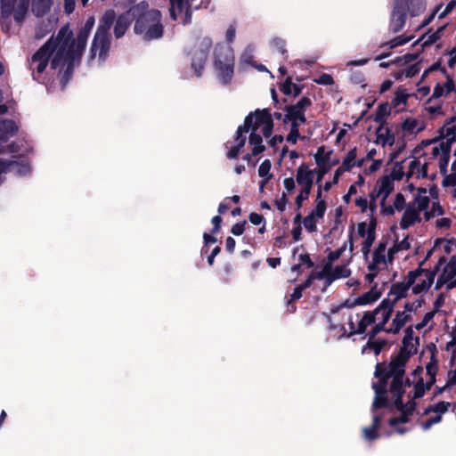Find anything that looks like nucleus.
I'll use <instances>...</instances> for the list:
<instances>
[{
  "mask_svg": "<svg viewBox=\"0 0 456 456\" xmlns=\"http://www.w3.org/2000/svg\"><path fill=\"white\" fill-rule=\"evenodd\" d=\"M395 190L394 179L389 176L381 177L370 192V198L379 200L380 213L385 216H393L395 212L401 213L398 224L402 230H409L422 221L442 216L444 209L437 200H432L427 194L426 188H419L414 199L407 201L403 192H397L392 204H387V200Z\"/></svg>",
  "mask_w": 456,
  "mask_h": 456,
  "instance_id": "f257e3e1",
  "label": "nucleus"
},
{
  "mask_svg": "<svg viewBox=\"0 0 456 456\" xmlns=\"http://www.w3.org/2000/svg\"><path fill=\"white\" fill-rule=\"evenodd\" d=\"M94 18L89 17L76 40H71V31L69 27H62L55 37H52L31 57L29 67L33 76L39 80L48 64L52 69L71 70L77 61L81 58L88 37L94 26Z\"/></svg>",
  "mask_w": 456,
  "mask_h": 456,
  "instance_id": "f03ea898",
  "label": "nucleus"
},
{
  "mask_svg": "<svg viewBox=\"0 0 456 456\" xmlns=\"http://www.w3.org/2000/svg\"><path fill=\"white\" fill-rule=\"evenodd\" d=\"M438 355L439 353L435 345L427 346L421 354V362L426 371L424 372L422 366H418L412 371L411 379H407L405 382L403 381L399 398L396 395H389L394 400L395 406L400 411L401 416L389 420V426L394 431L390 432L388 436L394 432L402 435L406 431L399 425L408 421V415L415 409V400L421 398L436 382L439 370Z\"/></svg>",
  "mask_w": 456,
  "mask_h": 456,
  "instance_id": "7ed1b4c3",
  "label": "nucleus"
},
{
  "mask_svg": "<svg viewBox=\"0 0 456 456\" xmlns=\"http://www.w3.org/2000/svg\"><path fill=\"white\" fill-rule=\"evenodd\" d=\"M419 345V336L415 334L413 327L409 326L404 330L398 354L393 357L387 365L377 364L375 371V376L379 379L377 383L383 384L384 387L389 388V395H396L399 398L406 364L410 358L417 354Z\"/></svg>",
  "mask_w": 456,
  "mask_h": 456,
  "instance_id": "20e7f679",
  "label": "nucleus"
},
{
  "mask_svg": "<svg viewBox=\"0 0 456 456\" xmlns=\"http://www.w3.org/2000/svg\"><path fill=\"white\" fill-rule=\"evenodd\" d=\"M391 317V306L382 307L380 305L373 311L363 312L350 315L348 317V325L350 328L349 334H346L344 327H338L339 331L338 338H341L344 337H349L352 334H362L367 330L369 327L371 328V337L373 338L379 331H384V324L390 320ZM335 330L338 329L337 326H331Z\"/></svg>",
  "mask_w": 456,
  "mask_h": 456,
  "instance_id": "39448f33",
  "label": "nucleus"
},
{
  "mask_svg": "<svg viewBox=\"0 0 456 456\" xmlns=\"http://www.w3.org/2000/svg\"><path fill=\"white\" fill-rule=\"evenodd\" d=\"M452 142H456V126L446 129V139L423 140L420 146L428 156L430 163L437 167L444 175H448V165L451 159Z\"/></svg>",
  "mask_w": 456,
  "mask_h": 456,
  "instance_id": "423d86ee",
  "label": "nucleus"
},
{
  "mask_svg": "<svg viewBox=\"0 0 456 456\" xmlns=\"http://www.w3.org/2000/svg\"><path fill=\"white\" fill-rule=\"evenodd\" d=\"M115 18L116 13L114 10H107L102 15L91 45V60L98 57L99 61H103L106 59L110 49L109 30Z\"/></svg>",
  "mask_w": 456,
  "mask_h": 456,
  "instance_id": "0eeeda50",
  "label": "nucleus"
},
{
  "mask_svg": "<svg viewBox=\"0 0 456 456\" xmlns=\"http://www.w3.org/2000/svg\"><path fill=\"white\" fill-rule=\"evenodd\" d=\"M134 32L147 41L160 38L164 32L161 12L151 9L142 13L135 21Z\"/></svg>",
  "mask_w": 456,
  "mask_h": 456,
  "instance_id": "6e6552de",
  "label": "nucleus"
},
{
  "mask_svg": "<svg viewBox=\"0 0 456 456\" xmlns=\"http://www.w3.org/2000/svg\"><path fill=\"white\" fill-rule=\"evenodd\" d=\"M436 172L426 156L420 144L417 146L412 153V157L408 165L406 172L407 180L410 178L423 179L428 177H435Z\"/></svg>",
  "mask_w": 456,
  "mask_h": 456,
  "instance_id": "1a4fd4ad",
  "label": "nucleus"
},
{
  "mask_svg": "<svg viewBox=\"0 0 456 456\" xmlns=\"http://www.w3.org/2000/svg\"><path fill=\"white\" fill-rule=\"evenodd\" d=\"M214 66L218 77L226 83L233 74L234 54L228 45H216L214 50Z\"/></svg>",
  "mask_w": 456,
  "mask_h": 456,
  "instance_id": "9d476101",
  "label": "nucleus"
},
{
  "mask_svg": "<svg viewBox=\"0 0 456 456\" xmlns=\"http://www.w3.org/2000/svg\"><path fill=\"white\" fill-rule=\"evenodd\" d=\"M404 278L411 289V293L419 296V298H421L434 283L436 273L429 269L418 267L408 272Z\"/></svg>",
  "mask_w": 456,
  "mask_h": 456,
  "instance_id": "9b49d317",
  "label": "nucleus"
},
{
  "mask_svg": "<svg viewBox=\"0 0 456 456\" xmlns=\"http://www.w3.org/2000/svg\"><path fill=\"white\" fill-rule=\"evenodd\" d=\"M372 387L375 391V398L372 403V413L373 421L370 428H365L362 429L363 437L366 440L371 441L379 437L378 427L380 422V418L377 411L385 407L387 404L386 394H389V388L383 386V384H378L374 382Z\"/></svg>",
  "mask_w": 456,
  "mask_h": 456,
  "instance_id": "f8f14e48",
  "label": "nucleus"
},
{
  "mask_svg": "<svg viewBox=\"0 0 456 456\" xmlns=\"http://www.w3.org/2000/svg\"><path fill=\"white\" fill-rule=\"evenodd\" d=\"M31 0H1L0 19L21 24L28 15Z\"/></svg>",
  "mask_w": 456,
  "mask_h": 456,
  "instance_id": "ddd939ff",
  "label": "nucleus"
},
{
  "mask_svg": "<svg viewBox=\"0 0 456 456\" xmlns=\"http://www.w3.org/2000/svg\"><path fill=\"white\" fill-rule=\"evenodd\" d=\"M246 131L261 132L266 138L273 133V121L270 111L266 109L257 110L254 113L248 114L242 126Z\"/></svg>",
  "mask_w": 456,
  "mask_h": 456,
  "instance_id": "4468645a",
  "label": "nucleus"
},
{
  "mask_svg": "<svg viewBox=\"0 0 456 456\" xmlns=\"http://www.w3.org/2000/svg\"><path fill=\"white\" fill-rule=\"evenodd\" d=\"M296 183L299 191L295 200L298 208H302L304 202L308 200L314 183V172L305 164H301L296 170Z\"/></svg>",
  "mask_w": 456,
  "mask_h": 456,
  "instance_id": "2eb2a0df",
  "label": "nucleus"
},
{
  "mask_svg": "<svg viewBox=\"0 0 456 456\" xmlns=\"http://www.w3.org/2000/svg\"><path fill=\"white\" fill-rule=\"evenodd\" d=\"M424 300L422 298H416L412 301H406L403 305V310L398 311L392 322L384 324V331L387 333H398L401 329L411 320L412 314L416 313L421 307Z\"/></svg>",
  "mask_w": 456,
  "mask_h": 456,
  "instance_id": "dca6fc26",
  "label": "nucleus"
},
{
  "mask_svg": "<svg viewBox=\"0 0 456 456\" xmlns=\"http://www.w3.org/2000/svg\"><path fill=\"white\" fill-rule=\"evenodd\" d=\"M393 260L387 249V242L380 241L372 254L371 260L368 264L366 279L370 282H372L378 273L381 271H385L387 268V265L391 264Z\"/></svg>",
  "mask_w": 456,
  "mask_h": 456,
  "instance_id": "f3484780",
  "label": "nucleus"
},
{
  "mask_svg": "<svg viewBox=\"0 0 456 456\" xmlns=\"http://www.w3.org/2000/svg\"><path fill=\"white\" fill-rule=\"evenodd\" d=\"M333 264H325L321 272H314L317 280H324L325 285L330 286L334 281L347 278L351 275L349 264L345 261L342 265L333 266Z\"/></svg>",
  "mask_w": 456,
  "mask_h": 456,
  "instance_id": "a211bd4d",
  "label": "nucleus"
},
{
  "mask_svg": "<svg viewBox=\"0 0 456 456\" xmlns=\"http://www.w3.org/2000/svg\"><path fill=\"white\" fill-rule=\"evenodd\" d=\"M212 46V41L208 37L201 38L196 47L191 52V68L195 70L197 76H200L201 70L208 60L209 50Z\"/></svg>",
  "mask_w": 456,
  "mask_h": 456,
  "instance_id": "6ab92c4d",
  "label": "nucleus"
},
{
  "mask_svg": "<svg viewBox=\"0 0 456 456\" xmlns=\"http://www.w3.org/2000/svg\"><path fill=\"white\" fill-rule=\"evenodd\" d=\"M451 403L441 401L434 403L425 410L424 414L427 419L420 422L422 430H428L434 424H437L442 420V416L449 411Z\"/></svg>",
  "mask_w": 456,
  "mask_h": 456,
  "instance_id": "aec40b11",
  "label": "nucleus"
},
{
  "mask_svg": "<svg viewBox=\"0 0 456 456\" xmlns=\"http://www.w3.org/2000/svg\"><path fill=\"white\" fill-rule=\"evenodd\" d=\"M410 287L405 278L403 281L394 283L387 295V298L383 300L380 304L382 307L391 306V313L393 312L395 305L401 299L407 297Z\"/></svg>",
  "mask_w": 456,
  "mask_h": 456,
  "instance_id": "412c9836",
  "label": "nucleus"
},
{
  "mask_svg": "<svg viewBox=\"0 0 456 456\" xmlns=\"http://www.w3.org/2000/svg\"><path fill=\"white\" fill-rule=\"evenodd\" d=\"M375 222H370L369 224L362 222L357 225L358 235L363 239L361 251L365 258H367L375 240Z\"/></svg>",
  "mask_w": 456,
  "mask_h": 456,
  "instance_id": "4be33fe9",
  "label": "nucleus"
},
{
  "mask_svg": "<svg viewBox=\"0 0 456 456\" xmlns=\"http://www.w3.org/2000/svg\"><path fill=\"white\" fill-rule=\"evenodd\" d=\"M170 1V16L174 20L180 18L183 24L191 21L190 8L193 0H169Z\"/></svg>",
  "mask_w": 456,
  "mask_h": 456,
  "instance_id": "5701e85b",
  "label": "nucleus"
},
{
  "mask_svg": "<svg viewBox=\"0 0 456 456\" xmlns=\"http://www.w3.org/2000/svg\"><path fill=\"white\" fill-rule=\"evenodd\" d=\"M425 128V121L420 118H407L401 125L403 137L407 140L414 139Z\"/></svg>",
  "mask_w": 456,
  "mask_h": 456,
  "instance_id": "b1692460",
  "label": "nucleus"
},
{
  "mask_svg": "<svg viewBox=\"0 0 456 456\" xmlns=\"http://www.w3.org/2000/svg\"><path fill=\"white\" fill-rule=\"evenodd\" d=\"M311 105V100L307 97L301 98L295 105L287 108L286 118L294 123H305V112Z\"/></svg>",
  "mask_w": 456,
  "mask_h": 456,
  "instance_id": "393cba45",
  "label": "nucleus"
},
{
  "mask_svg": "<svg viewBox=\"0 0 456 456\" xmlns=\"http://www.w3.org/2000/svg\"><path fill=\"white\" fill-rule=\"evenodd\" d=\"M445 286L447 289L456 288V260L451 261L444 266L436 281V287Z\"/></svg>",
  "mask_w": 456,
  "mask_h": 456,
  "instance_id": "a878e982",
  "label": "nucleus"
},
{
  "mask_svg": "<svg viewBox=\"0 0 456 456\" xmlns=\"http://www.w3.org/2000/svg\"><path fill=\"white\" fill-rule=\"evenodd\" d=\"M406 7H408V0H395L390 24L394 32L399 31L404 25Z\"/></svg>",
  "mask_w": 456,
  "mask_h": 456,
  "instance_id": "bb28decb",
  "label": "nucleus"
},
{
  "mask_svg": "<svg viewBox=\"0 0 456 456\" xmlns=\"http://www.w3.org/2000/svg\"><path fill=\"white\" fill-rule=\"evenodd\" d=\"M346 250H348V254L345 261H347V264H350L354 256V241L352 234L348 236L347 240L345 241L339 248L328 253L325 264H333L335 261L342 257Z\"/></svg>",
  "mask_w": 456,
  "mask_h": 456,
  "instance_id": "cd10ccee",
  "label": "nucleus"
},
{
  "mask_svg": "<svg viewBox=\"0 0 456 456\" xmlns=\"http://www.w3.org/2000/svg\"><path fill=\"white\" fill-rule=\"evenodd\" d=\"M376 200H373L371 198L370 200L365 196H357L354 200V204L359 209L362 214H364L367 217L370 218V222H375V214H376Z\"/></svg>",
  "mask_w": 456,
  "mask_h": 456,
  "instance_id": "c85d7f7f",
  "label": "nucleus"
},
{
  "mask_svg": "<svg viewBox=\"0 0 456 456\" xmlns=\"http://www.w3.org/2000/svg\"><path fill=\"white\" fill-rule=\"evenodd\" d=\"M248 131L242 126H240L236 132V137L234 139V143L229 146V142L226 144L228 149L227 158L228 159H236L240 153V151L242 147H244L246 143V134Z\"/></svg>",
  "mask_w": 456,
  "mask_h": 456,
  "instance_id": "c756f323",
  "label": "nucleus"
},
{
  "mask_svg": "<svg viewBox=\"0 0 456 456\" xmlns=\"http://www.w3.org/2000/svg\"><path fill=\"white\" fill-rule=\"evenodd\" d=\"M417 59L416 54H406L403 57H400L394 61L393 63H396L399 66H405L404 77H412L419 71V68L417 63H413Z\"/></svg>",
  "mask_w": 456,
  "mask_h": 456,
  "instance_id": "7c9ffc66",
  "label": "nucleus"
},
{
  "mask_svg": "<svg viewBox=\"0 0 456 456\" xmlns=\"http://www.w3.org/2000/svg\"><path fill=\"white\" fill-rule=\"evenodd\" d=\"M456 91V86L453 79L452 77H447L444 82L437 83L434 89L432 95L433 99L436 101H440L441 98L448 97L452 92Z\"/></svg>",
  "mask_w": 456,
  "mask_h": 456,
  "instance_id": "2f4dec72",
  "label": "nucleus"
},
{
  "mask_svg": "<svg viewBox=\"0 0 456 456\" xmlns=\"http://www.w3.org/2000/svg\"><path fill=\"white\" fill-rule=\"evenodd\" d=\"M364 162L365 159L358 158L357 148L354 147L347 151L339 167L346 172H350L354 167H362Z\"/></svg>",
  "mask_w": 456,
  "mask_h": 456,
  "instance_id": "473e14b6",
  "label": "nucleus"
},
{
  "mask_svg": "<svg viewBox=\"0 0 456 456\" xmlns=\"http://www.w3.org/2000/svg\"><path fill=\"white\" fill-rule=\"evenodd\" d=\"M412 241L413 238L408 234L403 235L401 240L397 238L394 245L387 249L390 254V257L394 259L397 255H403L405 252L409 251L411 248Z\"/></svg>",
  "mask_w": 456,
  "mask_h": 456,
  "instance_id": "72a5a7b5",
  "label": "nucleus"
},
{
  "mask_svg": "<svg viewBox=\"0 0 456 456\" xmlns=\"http://www.w3.org/2000/svg\"><path fill=\"white\" fill-rule=\"evenodd\" d=\"M6 172H12L19 175H25L30 172L28 163H18L15 161H4L0 159V175Z\"/></svg>",
  "mask_w": 456,
  "mask_h": 456,
  "instance_id": "f704fd0d",
  "label": "nucleus"
},
{
  "mask_svg": "<svg viewBox=\"0 0 456 456\" xmlns=\"http://www.w3.org/2000/svg\"><path fill=\"white\" fill-rule=\"evenodd\" d=\"M32 12L37 17H42L47 14L53 5V0H31Z\"/></svg>",
  "mask_w": 456,
  "mask_h": 456,
  "instance_id": "c9c22d12",
  "label": "nucleus"
},
{
  "mask_svg": "<svg viewBox=\"0 0 456 456\" xmlns=\"http://www.w3.org/2000/svg\"><path fill=\"white\" fill-rule=\"evenodd\" d=\"M436 314V310H432L426 313L421 321L412 326L413 330L419 331L423 330L424 332L431 330L432 328L435 326L434 317Z\"/></svg>",
  "mask_w": 456,
  "mask_h": 456,
  "instance_id": "e433bc0d",
  "label": "nucleus"
},
{
  "mask_svg": "<svg viewBox=\"0 0 456 456\" xmlns=\"http://www.w3.org/2000/svg\"><path fill=\"white\" fill-rule=\"evenodd\" d=\"M409 94L406 89L400 87L395 92L389 106L398 110H403L406 106Z\"/></svg>",
  "mask_w": 456,
  "mask_h": 456,
  "instance_id": "4c0bfd02",
  "label": "nucleus"
},
{
  "mask_svg": "<svg viewBox=\"0 0 456 456\" xmlns=\"http://www.w3.org/2000/svg\"><path fill=\"white\" fill-rule=\"evenodd\" d=\"M424 110L432 118H436L444 114L443 104L441 101H436L430 97L424 104Z\"/></svg>",
  "mask_w": 456,
  "mask_h": 456,
  "instance_id": "58836bf2",
  "label": "nucleus"
},
{
  "mask_svg": "<svg viewBox=\"0 0 456 456\" xmlns=\"http://www.w3.org/2000/svg\"><path fill=\"white\" fill-rule=\"evenodd\" d=\"M248 142L251 147L252 155L256 156L265 151L262 136L256 132H250Z\"/></svg>",
  "mask_w": 456,
  "mask_h": 456,
  "instance_id": "ea45409f",
  "label": "nucleus"
},
{
  "mask_svg": "<svg viewBox=\"0 0 456 456\" xmlns=\"http://www.w3.org/2000/svg\"><path fill=\"white\" fill-rule=\"evenodd\" d=\"M17 130L18 127L12 120H0V140H5L8 136L13 135Z\"/></svg>",
  "mask_w": 456,
  "mask_h": 456,
  "instance_id": "a19ab883",
  "label": "nucleus"
},
{
  "mask_svg": "<svg viewBox=\"0 0 456 456\" xmlns=\"http://www.w3.org/2000/svg\"><path fill=\"white\" fill-rule=\"evenodd\" d=\"M378 142L382 146H392L395 142V136L393 133L387 127L380 126L377 129Z\"/></svg>",
  "mask_w": 456,
  "mask_h": 456,
  "instance_id": "79ce46f5",
  "label": "nucleus"
},
{
  "mask_svg": "<svg viewBox=\"0 0 456 456\" xmlns=\"http://www.w3.org/2000/svg\"><path fill=\"white\" fill-rule=\"evenodd\" d=\"M314 280L317 279L315 277L314 272H312L311 274L306 279V281L294 289L293 293L290 296V299L288 301V305L289 306L292 301L298 300L302 297V291L305 289L310 287Z\"/></svg>",
  "mask_w": 456,
  "mask_h": 456,
  "instance_id": "37998d69",
  "label": "nucleus"
},
{
  "mask_svg": "<svg viewBox=\"0 0 456 456\" xmlns=\"http://www.w3.org/2000/svg\"><path fill=\"white\" fill-rule=\"evenodd\" d=\"M332 151H327L324 146L317 148L316 152L314 154V161L317 166H329Z\"/></svg>",
  "mask_w": 456,
  "mask_h": 456,
  "instance_id": "c03bdc74",
  "label": "nucleus"
},
{
  "mask_svg": "<svg viewBox=\"0 0 456 456\" xmlns=\"http://www.w3.org/2000/svg\"><path fill=\"white\" fill-rule=\"evenodd\" d=\"M130 24L129 16L127 14L120 15L116 20L114 27V35L117 38L123 37Z\"/></svg>",
  "mask_w": 456,
  "mask_h": 456,
  "instance_id": "a18cd8bd",
  "label": "nucleus"
},
{
  "mask_svg": "<svg viewBox=\"0 0 456 456\" xmlns=\"http://www.w3.org/2000/svg\"><path fill=\"white\" fill-rule=\"evenodd\" d=\"M390 110L391 107L387 103L379 105L372 114L373 120L381 126L385 122L386 118L389 116Z\"/></svg>",
  "mask_w": 456,
  "mask_h": 456,
  "instance_id": "49530a36",
  "label": "nucleus"
},
{
  "mask_svg": "<svg viewBox=\"0 0 456 456\" xmlns=\"http://www.w3.org/2000/svg\"><path fill=\"white\" fill-rule=\"evenodd\" d=\"M456 5V2L454 1H452L450 2L445 7L444 9L439 12L440 9H441V6L440 7H437L436 10L427 19L425 20L419 26V28H423L425 26H427L430 21L431 20L433 19V17L436 15V12H438V18L439 19H443L444 18L449 12H451V11L455 7Z\"/></svg>",
  "mask_w": 456,
  "mask_h": 456,
  "instance_id": "de8ad7c7",
  "label": "nucleus"
},
{
  "mask_svg": "<svg viewBox=\"0 0 456 456\" xmlns=\"http://www.w3.org/2000/svg\"><path fill=\"white\" fill-rule=\"evenodd\" d=\"M386 345V342L384 340H373L369 341L362 349V354H369L372 352L375 355H378L380 352L382 347Z\"/></svg>",
  "mask_w": 456,
  "mask_h": 456,
  "instance_id": "09e8293b",
  "label": "nucleus"
},
{
  "mask_svg": "<svg viewBox=\"0 0 456 456\" xmlns=\"http://www.w3.org/2000/svg\"><path fill=\"white\" fill-rule=\"evenodd\" d=\"M320 222L319 219L315 218L312 215L308 214L304 217L302 224L308 232H314L317 231V224Z\"/></svg>",
  "mask_w": 456,
  "mask_h": 456,
  "instance_id": "8fccbe9b",
  "label": "nucleus"
},
{
  "mask_svg": "<svg viewBox=\"0 0 456 456\" xmlns=\"http://www.w3.org/2000/svg\"><path fill=\"white\" fill-rule=\"evenodd\" d=\"M444 187H452L451 193L453 198H456V173H450L445 175L442 181Z\"/></svg>",
  "mask_w": 456,
  "mask_h": 456,
  "instance_id": "3c124183",
  "label": "nucleus"
},
{
  "mask_svg": "<svg viewBox=\"0 0 456 456\" xmlns=\"http://www.w3.org/2000/svg\"><path fill=\"white\" fill-rule=\"evenodd\" d=\"M272 163L269 159H265L258 167V175L261 178H273L271 173Z\"/></svg>",
  "mask_w": 456,
  "mask_h": 456,
  "instance_id": "603ef678",
  "label": "nucleus"
},
{
  "mask_svg": "<svg viewBox=\"0 0 456 456\" xmlns=\"http://www.w3.org/2000/svg\"><path fill=\"white\" fill-rule=\"evenodd\" d=\"M314 265V263L312 262L310 256L308 254H301L298 257V264L294 265L291 267L292 272H297L301 266H305L307 268H310Z\"/></svg>",
  "mask_w": 456,
  "mask_h": 456,
  "instance_id": "864d4df0",
  "label": "nucleus"
},
{
  "mask_svg": "<svg viewBox=\"0 0 456 456\" xmlns=\"http://www.w3.org/2000/svg\"><path fill=\"white\" fill-rule=\"evenodd\" d=\"M412 38H413V37H411V36H398V37H395L394 39H392L391 41H389L385 45H388V47L390 49H393V48H395L397 46H400V45L407 44Z\"/></svg>",
  "mask_w": 456,
  "mask_h": 456,
  "instance_id": "5fc2aeb1",
  "label": "nucleus"
},
{
  "mask_svg": "<svg viewBox=\"0 0 456 456\" xmlns=\"http://www.w3.org/2000/svg\"><path fill=\"white\" fill-rule=\"evenodd\" d=\"M281 92L284 94H294L297 95L299 94L298 87L296 84L292 83L290 80H286L281 87Z\"/></svg>",
  "mask_w": 456,
  "mask_h": 456,
  "instance_id": "6e6d98bb",
  "label": "nucleus"
},
{
  "mask_svg": "<svg viewBox=\"0 0 456 456\" xmlns=\"http://www.w3.org/2000/svg\"><path fill=\"white\" fill-rule=\"evenodd\" d=\"M379 294L376 291H370L358 298V303L361 305H367L375 302L379 298Z\"/></svg>",
  "mask_w": 456,
  "mask_h": 456,
  "instance_id": "4d7b16f0",
  "label": "nucleus"
},
{
  "mask_svg": "<svg viewBox=\"0 0 456 456\" xmlns=\"http://www.w3.org/2000/svg\"><path fill=\"white\" fill-rule=\"evenodd\" d=\"M406 10L410 12L411 16H418L425 10V6L421 2L413 3L408 0Z\"/></svg>",
  "mask_w": 456,
  "mask_h": 456,
  "instance_id": "13d9d810",
  "label": "nucleus"
},
{
  "mask_svg": "<svg viewBox=\"0 0 456 456\" xmlns=\"http://www.w3.org/2000/svg\"><path fill=\"white\" fill-rule=\"evenodd\" d=\"M53 26L48 23H42L38 25L36 28L35 37L37 39H41L45 37L50 31L52 30Z\"/></svg>",
  "mask_w": 456,
  "mask_h": 456,
  "instance_id": "bf43d9fd",
  "label": "nucleus"
},
{
  "mask_svg": "<svg viewBox=\"0 0 456 456\" xmlns=\"http://www.w3.org/2000/svg\"><path fill=\"white\" fill-rule=\"evenodd\" d=\"M326 203L319 202V204H315L314 208L312 209V211L309 213L315 218L321 220L323 218L324 214L326 212Z\"/></svg>",
  "mask_w": 456,
  "mask_h": 456,
  "instance_id": "052dcab7",
  "label": "nucleus"
},
{
  "mask_svg": "<svg viewBox=\"0 0 456 456\" xmlns=\"http://www.w3.org/2000/svg\"><path fill=\"white\" fill-rule=\"evenodd\" d=\"M300 125L301 124L292 122L290 132L287 135V141L289 142H291L293 144L297 142V139L299 138L298 126Z\"/></svg>",
  "mask_w": 456,
  "mask_h": 456,
  "instance_id": "680f3d73",
  "label": "nucleus"
},
{
  "mask_svg": "<svg viewBox=\"0 0 456 456\" xmlns=\"http://www.w3.org/2000/svg\"><path fill=\"white\" fill-rule=\"evenodd\" d=\"M330 170L329 166H317V168L312 169L314 172V177L316 176V183H320Z\"/></svg>",
  "mask_w": 456,
  "mask_h": 456,
  "instance_id": "e2e57ef3",
  "label": "nucleus"
},
{
  "mask_svg": "<svg viewBox=\"0 0 456 456\" xmlns=\"http://www.w3.org/2000/svg\"><path fill=\"white\" fill-rule=\"evenodd\" d=\"M452 220L449 217H440L436 220V227L442 231H446L450 228Z\"/></svg>",
  "mask_w": 456,
  "mask_h": 456,
  "instance_id": "0e129e2a",
  "label": "nucleus"
},
{
  "mask_svg": "<svg viewBox=\"0 0 456 456\" xmlns=\"http://www.w3.org/2000/svg\"><path fill=\"white\" fill-rule=\"evenodd\" d=\"M296 178L287 177L283 180V186L286 190L285 193H291L296 188Z\"/></svg>",
  "mask_w": 456,
  "mask_h": 456,
  "instance_id": "69168bd1",
  "label": "nucleus"
},
{
  "mask_svg": "<svg viewBox=\"0 0 456 456\" xmlns=\"http://www.w3.org/2000/svg\"><path fill=\"white\" fill-rule=\"evenodd\" d=\"M420 187H416L412 183H407L402 189V191L403 194L404 195L405 192H409L411 194H412L413 196H415L417 193H418V190L419 189ZM414 199V197H412V200Z\"/></svg>",
  "mask_w": 456,
  "mask_h": 456,
  "instance_id": "338daca9",
  "label": "nucleus"
},
{
  "mask_svg": "<svg viewBox=\"0 0 456 456\" xmlns=\"http://www.w3.org/2000/svg\"><path fill=\"white\" fill-rule=\"evenodd\" d=\"M456 385V369L454 370L449 371L446 380V387H452Z\"/></svg>",
  "mask_w": 456,
  "mask_h": 456,
  "instance_id": "774afa93",
  "label": "nucleus"
}]
</instances>
